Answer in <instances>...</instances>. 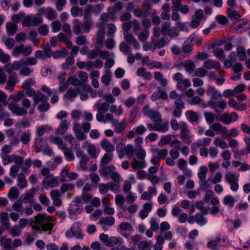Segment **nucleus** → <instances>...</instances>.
<instances>
[{"mask_svg": "<svg viewBox=\"0 0 250 250\" xmlns=\"http://www.w3.org/2000/svg\"><path fill=\"white\" fill-rule=\"evenodd\" d=\"M54 219L51 216H47L45 214H38L34 217L35 225L32 226L33 229L38 231H45L51 230L54 225Z\"/></svg>", "mask_w": 250, "mask_h": 250, "instance_id": "f257e3e1", "label": "nucleus"}, {"mask_svg": "<svg viewBox=\"0 0 250 250\" xmlns=\"http://www.w3.org/2000/svg\"><path fill=\"white\" fill-rule=\"evenodd\" d=\"M31 103L29 99L26 98L25 97L22 100V105L23 107L20 106L15 102H11L8 105L9 109L13 113L18 116H24L27 114L26 108H29L31 106Z\"/></svg>", "mask_w": 250, "mask_h": 250, "instance_id": "f03ea898", "label": "nucleus"}, {"mask_svg": "<svg viewBox=\"0 0 250 250\" xmlns=\"http://www.w3.org/2000/svg\"><path fill=\"white\" fill-rule=\"evenodd\" d=\"M118 157L120 159H122L124 158L125 154L128 157L130 158L132 156L134 153V149L133 146L128 145L125 146L123 143H119L116 147Z\"/></svg>", "mask_w": 250, "mask_h": 250, "instance_id": "7ed1b4c3", "label": "nucleus"}, {"mask_svg": "<svg viewBox=\"0 0 250 250\" xmlns=\"http://www.w3.org/2000/svg\"><path fill=\"white\" fill-rule=\"evenodd\" d=\"M142 111L145 116L151 119L154 123L162 124L163 119L160 113L151 109L148 105H145L142 109Z\"/></svg>", "mask_w": 250, "mask_h": 250, "instance_id": "20e7f679", "label": "nucleus"}, {"mask_svg": "<svg viewBox=\"0 0 250 250\" xmlns=\"http://www.w3.org/2000/svg\"><path fill=\"white\" fill-rule=\"evenodd\" d=\"M225 178L230 186V189L234 191H237L239 188V177L234 171H228L225 174Z\"/></svg>", "mask_w": 250, "mask_h": 250, "instance_id": "39448f33", "label": "nucleus"}, {"mask_svg": "<svg viewBox=\"0 0 250 250\" xmlns=\"http://www.w3.org/2000/svg\"><path fill=\"white\" fill-rule=\"evenodd\" d=\"M207 104L217 113H221L227 107V103L224 100H209Z\"/></svg>", "mask_w": 250, "mask_h": 250, "instance_id": "423d86ee", "label": "nucleus"}, {"mask_svg": "<svg viewBox=\"0 0 250 250\" xmlns=\"http://www.w3.org/2000/svg\"><path fill=\"white\" fill-rule=\"evenodd\" d=\"M43 19L40 14H36L33 17H26L23 21V25L25 26H34L42 23Z\"/></svg>", "mask_w": 250, "mask_h": 250, "instance_id": "0eeeda50", "label": "nucleus"}, {"mask_svg": "<svg viewBox=\"0 0 250 250\" xmlns=\"http://www.w3.org/2000/svg\"><path fill=\"white\" fill-rule=\"evenodd\" d=\"M147 127L150 131L155 130L165 132L168 130L169 123L166 122L163 124L159 123H155L154 125L149 124L147 125Z\"/></svg>", "mask_w": 250, "mask_h": 250, "instance_id": "6e6552de", "label": "nucleus"}, {"mask_svg": "<svg viewBox=\"0 0 250 250\" xmlns=\"http://www.w3.org/2000/svg\"><path fill=\"white\" fill-rule=\"evenodd\" d=\"M207 94L210 97V100H217L222 98L221 92L212 85H208L207 89Z\"/></svg>", "mask_w": 250, "mask_h": 250, "instance_id": "1a4fd4ad", "label": "nucleus"}, {"mask_svg": "<svg viewBox=\"0 0 250 250\" xmlns=\"http://www.w3.org/2000/svg\"><path fill=\"white\" fill-rule=\"evenodd\" d=\"M58 183L59 181L57 178L52 174H50L46 176V177L44 179L42 182V185L45 188H53L57 187Z\"/></svg>", "mask_w": 250, "mask_h": 250, "instance_id": "9d476101", "label": "nucleus"}, {"mask_svg": "<svg viewBox=\"0 0 250 250\" xmlns=\"http://www.w3.org/2000/svg\"><path fill=\"white\" fill-rule=\"evenodd\" d=\"M124 38L126 43L128 44L132 45L136 49H139L141 46L139 42L137 41L133 35L131 33L124 34Z\"/></svg>", "mask_w": 250, "mask_h": 250, "instance_id": "9b49d317", "label": "nucleus"}, {"mask_svg": "<svg viewBox=\"0 0 250 250\" xmlns=\"http://www.w3.org/2000/svg\"><path fill=\"white\" fill-rule=\"evenodd\" d=\"M194 39L190 37L185 42H184L182 47V52L186 55L190 54L193 50L192 42Z\"/></svg>", "mask_w": 250, "mask_h": 250, "instance_id": "f8f14e48", "label": "nucleus"}, {"mask_svg": "<svg viewBox=\"0 0 250 250\" xmlns=\"http://www.w3.org/2000/svg\"><path fill=\"white\" fill-rule=\"evenodd\" d=\"M115 223V219L111 216L102 217L99 221V224L102 226L104 231L108 229L107 226H113Z\"/></svg>", "mask_w": 250, "mask_h": 250, "instance_id": "ddd939ff", "label": "nucleus"}, {"mask_svg": "<svg viewBox=\"0 0 250 250\" xmlns=\"http://www.w3.org/2000/svg\"><path fill=\"white\" fill-rule=\"evenodd\" d=\"M238 118V114L236 112H232L230 114L229 113L223 114L221 117V121H223L225 124L229 125L231 122L237 121Z\"/></svg>", "mask_w": 250, "mask_h": 250, "instance_id": "4468645a", "label": "nucleus"}, {"mask_svg": "<svg viewBox=\"0 0 250 250\" xmlns=\"http://www.w3.org/2000/svg\"><path fill=\"white\" fill-rule=\"evenodd\" d=\"M65 236L68 238H71L74 236L80 239H81L83 238L82 231L78 226L71 228L70 229L68 230L66 232Z\"/></svg>", "mask_w": 250, "mask_h": 250, "instance_id": "2eb2a0df", "label": "nucleus"}, {"mask_svg": "<svg viewBox=\"0 0 250 250\" xmlns=\"http://www.w3.org/2000/svg\"><path fill=\"white\" fill-rule=\"evenodd\" d=\"M50 195L55 206L60 207L62 204V201L61 199V195L59 190L57 189L52 190Z\"/></svg>", "mask_w": 250, "mask_h": 250, "instance_id": "dca6fc26", "label": "nucleus"}, {"mask_svg": "<svg viewBox=\"0 0 250 250\" xmlns=\"http://www.w3.org/2000/svg\"><path fill=\"white\" fill-rule=\"evenodd\" d=\"M0 222L1 227L5 229H9L10 223L8 217V214L6 212H2L0 214Z\"/></svg>", "mask_w": 250, "mask_h": 250, "instance_id": "f3484780", "label": "nucleus"}, {"mask_svg": "<svg viewBox=\"0 0 250 250\" xmlns=\"http://www.w3.org/2000/svg\"><path fill=\"white\" fill-rule=\"evenodd\" d=\"M100 146L107 153H112L115 149L114 145L107 139L102 140Z\"/></svg>", "mask_w": 250, "mask_h": 250, "instance_id": "a211bd4d", "label": "nucleus"}, {"mask_svg": "<svg viewBox=\"0 0 250 250\" xmlns=\"http://www.w3.org/2000/svg\"><path fill=\"white\" fill-rule=\"evenodd\" d=\"M72 24L73 31L76 35L82 34L84 32L83 28V24L78 19H74Z\"/></svg>", "mask_w": 250, "mask_h": 250, "instance_id": "6ab92c4d", "label": "nucleus"}, {"mask_svg": "<svg viewBox=\"0 0 250 250\" xmlns=\"http://www.w3.org/2000/svg\"><path fill=\"white\" fill-rule=\"evenodd\" d=\"M39 12L40 14H44L46 17L50 20L55 19L57 16L55 12L50 8H47L46 9L41 8L39 9Z\"/></svg>", "mask_w": 250, "mask_h": 250, "instance_id": "aec40b11", "label": "nucleus"}, {"mask_svg": "<svg viewBox=\"0 0 250 250\" xmlns=\"http://www.w3.org/2000/svg\"><path fill=\"white\" fill-rule=\"evenodd\" d=\"M35 195V190L31 189L25 194H22L20 199L23 203L31 202Z\"/></svg>", "mask_w": 250, "mask_h": 250, "instance_id": "412c9836", "label": "nucleus"}, {"mask_svg": "<svg viewBox=\"0 0 250 250\" xmlns=\"http://www.w3.org/2000/svg\"><path fill=\"white\" fill-rule=\"evenodd\" d=\"M124 7L123 3L121 1H118L115 3L114 5L108 8V12L110 14H114L121 11Z\"/></svg>", "mask_w": 250, "mask_h": 250, "instance_id": "4be33fe9", "label": "nucleus"}, {"mask_svg": "<svg viewBox=\"0 0 250 250\" xmlns=\"http://www.w3.org/2000/svg\"><path fill=\"white\" fill-rule=\"evenodd\" d=\"M224 162L222 163V166L224 168H228L230 165V160L231 158V154L229 151L225 150L222 153Z\"/></svg>", "mask_w": 250, "mask_h": 250, "instance_id": "5701e85b", "label": "nucleus"}, {"mask_svg": "<svg viewBox=\"0 0 250 250\" xmlns=\"http://www.w3.org/2000/svg\"><path fill=\"white\" fill-rule=\"evenodd\" d=\"M115 169L116 168L113 165L104 166L101 168L99 172L104 177L110 176Z\"/></svg>", "mask_w": 250, "mask_h": 250, "instance_id": "b1692460", "label": "nucleus"}, {"mask_svg": "<svg viewBox=\"0 0 250 250\" xmlns=\"http://www.w3.org/2000/svg\"><path fill=\"white\" fill-rule=\"evenodd\" d=\"M154 77L163 87H166L167 85L168 81L160 72H155L154 74Z\"/></svg>", "mask_w": 250, "mask_h": 250, "instance_id": "393cba45", "label": "nucleus"}, {"mask_svg": "<svg viewBox=\"0 0 250 250\" xmlns=\"http://www.w3.org/2000/svg\"><path fill=\"white\" fill-rule=\"evenodd\" d=\"M33 99L34 105H37L39 102L48 101L47 97L40 91H37Z\"/></svg>", "mask_w": 250, "mask_h": 250, "instance_id": "a878e982", "label": "nucleus"}, {"mask_svg": "<svg viewBox=\"0 0 250 250\" xmlns=\"http://www.w3.org/2000/svg\"><path fill=\"white\" fill-rule=\"evenodd\" d=\"M179 66L184 67L186 71L189 73L192 72L195 69V63L191 60H187L181 63Z\"/></svg>", "mask_w": 250, "mask_h": 250, "instance_id": "bb28decb", "label": "nucleus"}, {"mask_svg": "<svg viewBox=\"0 0 250 250\" xmlns=\"http://www.w3.org/2000/svg\"><path fill=\"white\" fill-rule=\"evenodd\" d=\"M68 128V123L66 120H63L60 125H59L58 128L56 130V133L57 135H62L64 134L67 130Z\"/></svg>", "mask_w": 250, "mask_h": 250, "instance_id": "cd10ccee", "label": "nucleus"}, {"mask_svg": "<svg viewBox=\"0 0 250 250\" xmlns=\"http://www.w3.org/2000/svg\"><path fill=\"white\" fill-rule=\"evenodd\" d=\"M127 122L125 119H124L115 126L114 131L116 133L122 134L127 128Z\"/></svg>", "mask_w": 250, "mask_h": 250, "instance_id": "c85d7f7f", "label": "nucleus"}, {"mask_svg": "<svg viewBox=\"0 0 250 250\" xmlns=\"http://www.w3.org/2000/svg\"><path fill=\"white\" fill-rule=\"evenodd\" d=\"M131 165L134 169L137 168H143L146 167V163L145 160H140L135 158H133V162Z\"/></svg>", "mask_w": 250, "mask_h": 250, "instance_id": "c756f323", "label": "nucleus"}, {"mask_svg": "<svg viewBox=\"0 0 250 250\" xmlns=\"http://www.w3.org/2000/svg\"><path fill=\"white\" fill-rule=\"evenodd\" d=\"M204 66L208 69H219L220 68V63L218 62H214L210 60H208L205 61Z\"/></svg>", "mask_w": 250, "mask_h": 250, "instance_id": "7c9ffc66", "label": "nucleus"}, {"mask_svg": "<svg viewBox=\"0 0 250 250\" xmlns=\"http://www.w3.org/2000/svg\"><path fill=\"white\" fill-rule=\"evenodd\" d=\"M153 153L157 154V156L160 159H164L167 155L168 151L166 149H159L157 148H152L151 150Z\"/></svg>", "mask_w": 250, "mask_h": 250, "instance_id": "2f4dec72", "label": "nucleus"}, {"mask_svg": "<svg viewBox=\"0 0 250 250\" xmlns=\"http://www.w3.org/2000/svg\"><path fill=\"white\" fill-rule=\"evenodd\" d=\"M6 28L9 35H13L16 32L18 27L15 23L9 22L6 23Z\"/></svg>", "mask_w": 250, "mask_h": 250, "instance_id": "473e14b6", "label": "nucleus"}, {"mask_svg": "<svg viewBox=\"0 0 250 250\" xmlns=\"http://www.w3.org/2000/svg\"><path fill=\"white\" fill-rule=\"evenodd\" d=\"M191 83L189 80L183 79L177 83V87L179 90L183 91L189 87Z\"/></svg>", "mask_w": 250, "mask_h": 250, "instance_id": "72a5a7b5", "label": "nucleus"}, {"mask_svg": "<svg viewBox=\"0 0 250 250\" xmlns=\"http://www.w3.org/2000/svg\"><path fill=\"white\" fill-rule=\"evenodd\" d=\"M18 186L21 188H23L27 187V181H26L25 175L22 173H20L18 176Z\"/></svg>", "mask_w": 250, "mask_h": 250, "instance_id": "f704fd0d", "label": "nucleus"}, {"mask_svg": "<svg viewBox=\"0 0 250 250\" xmlns=\"http://www.w3.org/2000/svg\"><path fill=\"white\" fill-rule=\"evenodd\" d=\"M112 74L111 71L107 69L105 71V74L101 77V81L105 85H108L111 81Z\"/></svg>", "mask_w": 250, "mask_h": 250, "instance_id": "c9c22d12", "label": "nucleus"}, {"mask_svg": "<svg viewBox=\"0 0 250 250\" xmlns=\"http://www.w3.org/2000/svg\"><path fill=\"white\" fill-rule=\"evenodd\" d=\"M16 74H15L14 75H11L8 78L7 83L5 87L6 89H9L11 91L13 90V87L15 85L16 83Z\"/></svg>", "mask_w": 250, "mask_h": 250, "instance_id": "e433bc0d", "label": "nucleus"}, {"mask_svg": "<svg viewBox=\"0 0 250 250\" xmlns=\"http://www.w3.org/2000/svg\"><path fill=\"white\" fill-rule=\"evenodd\" d=\"M123 242V240L122 238L119 237H116L114 236H112L109 238V240L107 244H106V246L108 247H113L116 245L118 244H121Z\"/></svg>", "mask_w": 250, "mask_h": 250, "instance_id": "4c0bfd02", "label": "nucleus"}, {"mask_svg": "<svg viewBox=\"0 0 250 250\" xmlns=\"http://www.w3.org/2000/svg\"><path fill=\"white\" fill-rule=\"evenodd\" d=\"M137 35L140 42H146L148 38L149 32L148 29H144L142 32H139Z\"/></svg>", "mask_w": 250, "mask_h": 250, "instance_id": "58836bf2", "label": "nucleus"}, {"mask_svg": "<svg viewBox=\"0 0 250 250\" xmlns=\"http://www.w3.org/2000/svg\"><path fill=\"white\" fill-rule=\"evenodd\" d=\"M35 146L36 149V152L43 151L44 141L42 138H37L35 140Z\"/></svg>", "mask_w": 250, "mask_h": 250, "instance_id": "ea45409f", "label": "nucleus"}, {"mask_svg": "<svg viewBox=\"0 0 250 250\" xmlns=\"http://www.w3.org/2000/svg\"><path fill=\"white\" fill-rule=\"evenodd\" d=\"M20 140L22 144L24 145H28L31 140V133L30 132H25L21 134Z\"/></svg>", "mask_w": 250, "mask_h": 250, "instance_id": "a19ab883", "label": "nucleus"}, {"mask_svg": "<svg viewBox=\"0 0 250 250\" xmlns=\"http://www.w3.org/2000/svg\"><path fill=\"white\" fill-rule=\"evenodd\" d=\"M105 32L103 29H99L97 33V37L96 38V43L101 45L103 43L104 40Z\"/></svg>", "mask_w": 250, "mask_h": 250, "instance_id": "79ce46f5", "label": "nucleus"}, {"mask_svg": "<svg viewBox=\"0 0 250 250\" xmlns=\"http://www.w3.org/2000/svg\"><path fill=\"white\" fill-rule=\"evenodd\" d=\"M186 116L188 120L193 122H197L198 121V115L196 112L192 110H188L186 113Z\"/></svg>", "mask_w": 250, "mask_h": 250, "instance_id": "37998d69", "label": "nucleus"}, {"mask_svg": "<svg viewBox=\"0 0 250 250\" xmlns=\"http://www.w3.org/2000/svg\"><path fill=\"white\" fill-rule=\"evenodd\" d=\"M0 242L1 246H3V248L4 250H12V246H11V242L12 240L10 238H6L4 237H2L0 239Z\"/></svg>", "mask_w": 250, "mask_h": 250, "instance_id": "c03bdc74", "label": "nucleus"}, {"mask_svg": "<svg viewBox=\"0 0 250 250\" xmlns=\"http://www.w3.org/2000/svg\"><path fill=\"white\" fill-rule=\"evenodd\" d=\"M97 107V111H101L106 112L110 107L109 104L106 102H103L102 103H97L95 104Z\"/></svg>", "mask_w": 250, "mask_h": 250, "instance_id": "a18cd8bd", "label": "nucleus"}, {"mask_svg": "<svg viewBox=\"0 0 250 250\" xmlns=\"http://www.w3.org/2000/svg\"><path fill=\"white\" fill-rule=\"evenodd\" d=\"M214 144L216 147H219L222 149H226L228 147L227 143L220 138H216L214 141Z\"/></svg>", "mask_w": 250, "mask_h": 250, "instance_id": "49530a36", "label": "nucleus"}, {"mask_svg": "<svg viewBox=\"0 0 250 250\" xmlns=\"http://www.w3.org/2000/svg\"><path fill=\"white\" fill-rule=\"evenodd\" d=\"M7 230L10 234L14 237L20 236L22 231V230L18 226H15L11 228H10L9 229Z\"/></svg>", "mask_w": 250, "mask_h": 250, "instance_id": "de8ad7c7", "label": "nucleus"}, {"mask_svg": "<svg viewBox=\"0 0 250 250\" xmlns=\"http://www.w3.org/2000/svg\"><path fill=\"white\" fill-rule=\"evenodd\" d=\"M113 158V155L111 153H106L102 157L101 160V165L104 166L110 162Z\"/></svg>", "mask_w": 250, "mask_h": 250, "instance_id": "09e8293b", "label": "nucleus"}, {"mask_svg": "<svg viewBox=\"0 0 250 250\" xmlns=\"http://www.w3.org/2000/svg\"><path fill=\"white\" fill-rule=\"evenodd\" d=\"M137 159L140 160H144L146 156V152L145 150L141 146H140L135 154Z\"/></svg>", "mask_w": 250, "mask_h": 250, "instance_id": "8fccbe9b", "label": "nucleus"}, {"mask_svg": "<svg viewBox=\"0 0 250 250\" xmlns=\"http://www.w3.org/2000/svg\"><path fill=\"white\" fill-rule=\"evenodd\" d=\"M195 222L201 226L206 224L207 220L206 218L201 213H197L194 216Z\"/></svg>", "mask_w": 250, "mask_h": 250, "instance_id": "3c124183", "label": "nucleus"}, {"mask_svg": "<svg viewBox=\"0 0 250 250\" xmlns=\"http://www.w3.org/2000/svg\"><path fill=\"white\" fill-rule=\"evenodd\" d=\"M227 15L230 18L234 20H237L241 17L238 11L234 9H228Z\"/></svg>", "mask_w": 250, "mask_h": 250, "instance_id": "603ef678", "label": "nucleus"}, {"mask_svg": "<svg viewBox=\"0 0 250 250\" xmlns=\"http://www.w3.org/2000/svg\"><path fill=\"white\" fill-rule=\"evenodd\" d=\"M211 128L215 131H219L223 133V136L226 132V127L220 124L215 123L211 125Z\"/></svg>", "mask_w": 250, "mask_h": 250, "instance_id": "864d4df0", "label": "nucleus"}, {"mask_svg": "<svg viewBox=\"0 0 250 250\" xmlns=\"http://www.w3.org/2000/svg\"><path fill=\"white\" fill-rule=\"evenodd\" d=\"M83 28L84 31L88 32L93 26V22L90 19H83Z\"/></svg>", "mask_w": 250, "mask_h": 250, "instance_id": "5fc2aeb1", "label": "nucleus"}, {"mask_svg": "<svg viewBox=\"0 0 250 250\" xmlns=\"http://www.w3.org/2000/svg\"><path fill=\"white\" fill-rule=\"evenodd\" d=\"M20 193L18 189L15 187L12 188L8 193V196L10 200L17 199L19 196Z\"/></svg>", "mask_w": 250, "mask_h": 250, "instance_id": "6e6d98bb", "label": "nucleus"}, {"mask_svg": "<svg viewBox=\"0 0 250 250\" xmlns=\"http://www.w3.org/2000/svg\"><path fill=\"white\" fill-rule=\"evenodd\" d=\"M238 135V131L236 128H232L228 131L226 129V132L224 133L223 136L226 138L229 139L231 137H235Z\"/></svg>", "mask_w": 250, "mask_h": 250, "instance_id": "4d7b16f0", "label": "nucleus"}, {"mask_svg": "<svg viewBox=\"0 0 250 250\" xmlns=\"http://www.w3.org/2000/svg\"><path fill=\"white\" fill-rule=\"evenodd\" d=\"M139 107L138 106H135L130 110L129 121L130 123H134L135 122V118L139 112Z\"/></svg>", "mask_w": 250, "mask_h": 250, "instance_id": "13d9d810", "label": "nucleus"}, {"mask_svg": "<svg viewBox=\"0 0 250 250\" xmlns=\"http://www.w3.org/2000/svg\"><path fill=\"white\" fill-rule=\"evenodd\" d=\"M94 8L92 5L87 4L84 10L83 19H90L91 13L93 12Z\"/></svg>", "mask_w": 250, "mask_h": 250, "instance_id": "bf43d9fd", "label": "nucleus"}, {"mask_svg": "<svg viewBox=\"0 0 250 250\" xmlns=\"http://www.w3.org/2000/svg\"><path fill=\"white\" fill-rule=\"evenodd\" d=\"M119 49L121 52L126 54L131 51L130 46L125 42H123L120 44Z\"/></svg>", "mask_w": 250, "mask_h": 250, "instance_id": "052dcab7", "label": "nucleus"}, {"mask_svg": "<svg viewBox=\"0 0 250 250\" xmlns=\"http://www.w3.org/2000/svg\"><path fill=\"white\" fill-rule=\"evenodd\" d=\"M235 199L231 195H228L224 197L223 199V203L225 205H228L229 207L232 208L234 205Z\"/></svg>", "mask_w": 250, "mask_h": 250, "instance_id": "680f3d73", "label": "nucleus"}, {"mask_svg": "<svg viewBox=\"0 0 250 250\" xmlns=\"http://www.w3.org/2000/svg\"><path fill=\"white\" fill-rule=\"evenodd\" d=\"M132 23V26L133 27V30L134 34L135 35L138 34L141 30L140 22L137 20H133Z\"/></svg>", "mask_w": 250, "mask_h": 250, "instance_id": "e2e57ef3", "label": "nucleus"}, {"mask_svg": "<svg viewBox=\"0 0 250 250\" xmlns=\"http://www.w3.org/2000/svg\"><path fill=\"white\" fill-rule=\"evenodd\" d=\"M74 188V185L71 183L63 184L60 188L61 191L63 193L67 191L72 190Z\"/></svg>", "mask_w": 250, "mask_h": 250, "instance_id": "0e129e2a", "label": "nucleus"}, {"mask_svg": "<svg viewBox=\"0 0 250 250\" xmlns=\"http://www.w3.org/2000/svg\"><path fill=\"white\" fill-rule=\"evenodd\" d=\"M132 24V21L123 23L122 27L123 30V34L130 33V30L131 28Z\"/></svg>", "mask_w": 250, "mask_h": 250, "instance_id": "69168bd1", "label": "nucleus"}, {"mask_svg": "<svg viewBox=\"0 0 250 250\" xmlns=\"http://www.w3.org/2000/svg\"><path fill=\"white\" fill-rule=\"evenodd\" d=\"M50 108V104L47 102V101H44L41 102V103L38 105V109L42 112H46Z\"/></svg>", "mask_w": 250, "mask_h": 250, "instance_id": "338daca9", "label": "nucleus"}, {"mask_svg": "<svg viewBox=\"0 0 250 250\" xmlns=\"http://www.w3.org/2000/svg\"><path fill=\"white\" fill-rule=\"evenodd\" d=\"M208 171L207 167L205 166H202L200 167L199 172L198 174V178L201 180H205L206 178V175Z\"/></svg>", "mask_w": 250, "mask_h": 250, "instance_id": "774afa93", "label": "nucleus"}]
</instances>
